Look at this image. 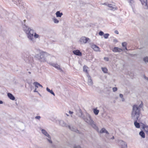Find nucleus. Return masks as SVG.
I'll list each match as a JSON object with an SVG mask.
<instances>
[{
  "label": "nucleus",
  "instance_id": "f257e3e1",
  "mask_svg": "<svg viewBox=\"0 0 148 148\" xmlns=\"http://www.w3.org/2000/svg\"><path fill=\"white\" fill-rule=\"evenodd\" d=\"M23 28L29 41L32 43H35L36 42V39L39 38V35L25 25H23Z\"/></svg>",
  "mask_w": 148,
  "mask_h": 148
},
{
  "label": "nucleus",
  "instance_id": "f03ea898",
  "mask_svg": "<svg viewBox=\"0 0 148 148\" xmlns=\"http://www.w3.org/2000/svg\"><path fill=\"white\" fill-rule=\"evenodd\" d=\"M143 106L142 102L139 105H134L132 107L131 113V118L133 120H140L141 116L140 110Z\"/></svg>",
  "mask_w": 148,
  "mask_h": 148
},
{
  "label": "nucleus",
  "instance_id": "7ed1b4c3",
  "mask_svg": "<svg viewBox=\"0 0 148 148\" xmlns=\"http://www.w3.org/2000/svg\"><path fill=\"white\" fill-rule=\"evenodd\" d=\"M36 57L41 62H46L50 60L51 56L45 52H41L36 55Z\"/></svg>",
  "mask_w": 148,
  "mask_h": 148
},
{
  "label": "nucleus",
  "instance_id": "20e7f679",
  "mask_svg": "<svg viewBox=\"0 0 148 148\" xmlns=\"http://www.w3.org/2000/svg\"><path fill=\"white\" fill-rule=\"evenodd\" d=\"M60 125L62 127H67L68 126L69 129L72 131L75 132H76L79 133V131L76 128H74L73 127H71L70 125H68L63 120H60Z\"/></svg>",
  "mask_w": 148,
  "mask_h": 148
},
{
  "label": "nucleus",
  "instance_id": "39448f33",
  "mask_svg": "<svg viewBox=\"0 0 148 148\" xmlns=\"http://www.w3.org/2000/svg\"><path fill=\"white\" fill-rule=\"evenodd\" d=\"M82 118L84 121L88 124H89L91 122H92L93 121L90 116L88 113H86V116H82Z\"/></svg>",
  "mask_w": 148,
  "mask_h": 148
},
{
  "label": "nucleus",
  "instance_id": "423d86ee",
  "mask_svg": "<svg viewBox=\"0 0 148 148\" xmlns=\"http://www.w3.org/2000/svg\"><path fill=\"white\" fill-rule=\"evenodd\" d=\"M118 144L121 148H127V145L126 143L122 140H118Z\"/></svg>",
  "mask_w": 148,
  "mask_h": 148
},
{
  "label": "nucleus",
  "instance_id": "0eeeda50",
  "mask_svg": "<svg viewBox=\"0 0 148 148\" xmlns=\"http://www.w3.org/2000/svg\"><path fill=\"white\" fill-rule=\"evenodd\" d=\"M90 40V39L85 36H82L81 38L79 40V42L81 44H85L87 43V42Z\"/></svg>",
  "mask_w": 148,
  "mask_h": 148
},
{
  "label": "nucleus",
  "instance_id": "6e6552de",
  "mask_svg": "<svg viewBox=\"0 0 148 148\" xmlns=\"http://www.w3.org/2000/svg\"><path fill=\"white\" fill-rule=\"evenodd\" d=\"M14 3L19 7L22 8L24 5V3L21 0H15Z\"/></svg>",
  "mask_w": 148,
  "mask_h": 148
},
{
  "label": "nucleus",
  "instance_id": "1a4fd4ad",
  "mask_svg": "<svg viewBox=\"0 0 148 148\" xmlns=\"http://www.w3.org/2000/svg\"><path fill=\"white\" fill-rule=\"evenodd\" d=\"M141 2L143 8L146 9H148V5L147 0H140Z\"/></svg>",
  "mask_w": 148,
  "mask_h": 148
},
{
  "label": "nucleus",
  "instance_id": "9d476101",
  "mask_svg": "<svg viewBox=\"0 0 148 148\" xmlns=\"http://www.w3.org/2000/svg\"><path fill=\"white\" fill-rule=\"evenodd\" d=\"M50 64L58 70L60 71H63L62 69L60 68V65H58V64L56 63H50Z\"/></svg>",
  "mask_w": 148,
  "mask_h": 148
},
{
  "label": "nucleus",
  "instance_id": "9b49d317",
  "mask_svg": "<svg viewBox=\"0 0 148 148\" xmlns=\"http://www.w3.org/2000/svg\"><path fill=\"white\" fill-rule=\"evenodd\" d=\"M87 77H88V84L89 86H92L93 85V82L91 79L90 76L88 73L87 74Z\"/></svg>",
  "mask_w": 148,
  "mask_h": 148
},
{
  "label": "nucleus",
  "instance_id": "f8f14e48",
  "mask_svg": "<svg viewBox=\"0 0 148 148\" xmlns=\"http://www.w3.org/2000/svg\"><path fill=\"white\" fill-rule=\"evenodd\" d=\"M143 128L147 135L148 136V125L143 124Z\"/></svg>",
  "mask_w": 148,
  "mask_h": 148
},
{
  "label": "nucleus",
  "instance_id": "ddd939ff",
  "mask_svg": "<svg viewBox=\"0 0 148 148\" xmlns=\"http://www.w3.org/2000/svg\"><path fill=\"white\" fill-rule=\"evenodd\" d=\"M123 49L118 47H114L112 51L114 52H120L123 51Z\"/></svg>",
  "mask_w": 148,
  "mask_h": 148
},
{
  "label": "nucleus",
  "instance_id": "4468645a",
  "mask_svg": "<svg viewBox=\"0 0 148 148\" xmlns=\"http://www.w3.org/2000/svg\"><path fill=\"white\" fill-rule=\"evenodd\" d=\"M42 133L45 136L49 138L50 139L51 137L47 131L44 129H42L41 130Z\"/></svg>",
  "mask_w": 148,
  "mask_h": 148
},
{
  "label": "nucleus",
  "instance_id": "2eb2a0df",
  "mask_svg": "<svg viewBox=\"0 0 148 148\" xmlns=\"http://www.w3.org/2000/svg\"><path fill=\"white\" fill-rule=\"evenodd\" d=\"M108 5L109 7L111 8L110 9L111 10L114 11L117 10V8L115 5L110 4H108Z\"/></svg>",
  "mask_w": 148,
  "mask_h": 148
},
{
  "label": "nucleus",
  "instance_id": "dca6fc26",
  "mask_svg": "<svg viewBox=\"0 0 148 148\" xmlns=\"http://www.w3.org/2000/svg\"><path fill=\"white\" fill-rule=\"evenodd\" d=\"M91 47L94 51H100L99 48L98 47L95 45H91Z\"/></svg>",
  "mask_w": 148,
  "mask_h": 148
},
{
  "label": "nucleus",
  "instance_id": "f3484780",
  "mask_svg": "<svg viewBox=\"0 0 148 148\" xmlns=\"http://www.w3.org/2000/svg\"><path fill=\"white\" fill-rule=\"evenodd\" d=\"M76 115L79 117L82 118V116H84L82 115V112L80 109H79L77 112Z\"/></svg>",
  "mask_w": 148,
  "mask_h": 148
},
{
  "label": "nucleus",
  "instance_id": "a211bd4d",
  "mask_svg": "<svg viewBox=\"0 0 148 148\" xmlns=\"http://www.w3.org/2000/svg\"><path fill=\"white\" fill-rule=\"evenodd\" d=\"M134 122V125L135 127L137 128H139L140 127V125L139 123H138V122H139L140 120H133Z\"/></svg>",
  "mask_w": 148,
  "mask_h": 148
},
{
  "label": "nucleus",
  "instance_id": "6ab92c4d",
  "mask_svg": "<svg viewBox=\"0 0 148 148\" xmlns=\"http://www.w3.org/2000/svg\"><path fill=\"white\" fill-rule=\"evenodd\" d=\"M73 52L74 54L77 56H81L82 55V53L78 50H74L73 51Z\"/></svg>",
  "mask_w": 148,
  "mask_h": 148
},
{
  "label": "nucleus",
  "instance_id": "aec40b11",
  "mask_svg": "<svg viewBox=\"0 0 148 148\" xmlns=\"http://www.w3.org/2000/svg\"><path fill=\"white\" fill-rule=\"evenodd\" d=\"M93 128L96 130L98 129V127L97 126L96 124L93 121H92V122H91L89 124Z\"/></svg>",
  "mask_w": 148,
  "mask_h": 148
},
{
  "label": "nucleus",
  "instance_id": "412c9836",
  "mask_svg": "<svg viewBox=\"0 0 148 148\" xmlns=\"http://www.w3.org/2000/svg\"><path fill=\"white\" fill-rule=\"evenodd\" d=\"M8 97L11 100H14L15 99L14 96L10 93H8L7 95Z\"/></svg>",
  "mask_w": 148,
  "mask_h": 148
},
{
  "label": "nucleus",
  "instance_id": "4be33fe9",
  "mask_svg": "<svg viewBox=\"0 0 148 148\" xmlns=\"http://www.w3.org/2000/svg\"><path fill=\"white\" fill-rule=\"evenodd\" d=\"M56 14L57 17H61L63 15V14L62 12H60L59 11H58L56 12Z\"/></svg>",
  "mask_w": 148,
  "mask_h": 148
},
{
  "label": "nucleus",
  "instance_id": "5701e85b",
  "mask_svg": "<svg viewBox=\"0 0 148 148\" xmlns=\"http://www.w3.org/2000/svg\"><path fill=\"white\" fill-rule=\"evenodd\" d=\"M100 133H106L107 134H109L108 132L104 128H102L100 131Z\"/></svg>",
  "mask_w": 148,
  "mask_h": 148
},
{
  "label": "nucleus",
  "instance_id": "b1692460",
  "mask_svg": "<svg viewBox=\"0 0 148 148\" xmlns=\"http://www.w3.org/2000/svg\"><path fill=\"white\" fill-rule=\"evenodd\" d=\"M46 90L48 92H49L50 93H51V94L53 95V96H55V94L52 90H51L48 87H47L46 88Z\"/></svg>",
  "mask_w": 148,
  "mask_h": 148
},
{
  "label": "nucleus",
  "instance_id": "393cba45",
  "mask_svg": "<svg viewBox=\"0 0 148 148\" xmlns=\"http://www.w3.org/2000/svg\"><path fill=\"white\" fill-rule=\"evenodd\" d=\"M139 134L142 138H145V134L142 131L139 132Z\"/></svg>",
  "mask_w": 148,
  "mask_h": 148
},
{
  "label": "nucleus",
  "instance_id": "a878e982",
  "mask_svg": "<svg viewBox=\"0 0 148 148\" xmlns=\"http://www.w3.org/2000/svg\"><path fill=\"white\" fill-rule=\"evenodd\" d=\"M122 46L125 47V49L126 50H127V44L125 42H123L122 43Z\"/></svg>",
  "mask_w": 148,
  "mask_h": 148
},
{
  "label": "nucleus",
  "instance_id": "bb28decb",
  "mask_svg": "<svg viewBox=\"0 0 148 148\" xmlns=\"http://www.w3.org/2000/svg\"><path fill=\"white\" fill-rule=\"evenodd\" d=\"M93 112L95 115H97L98 114L99 112V110L95 108L94 109H93Z\"/></svg>",
  "mask_w": 148,
  "mask_h": 148
},
{
  "label": "nucleus",
  "instance_id": "cd10ccee",
  "mask_svg": "<svg viewBox=\"0 0 148 148\" xmlns=\"http://www.w3.org/2000/svg\"><path fill=\"white\" fill-rule=\"evenodd\" d=\"M101 69L103 72L105 73H107L108 69L106 67H102Z\"/></svg>",
  "mask_w": 148,
  "mask_h": 148
},
{
  "label": "nucleus",
  "instance_id": "c85d7f7f",
  "mask_svg": "<svg viewBox=\"0 0 148 148\" xmlns=\"http://www.w3.org/2000/svg\"><path fill=\"white\" fill-rule=\"evenodd\" d=\"M88 67L86 66H84L83 67V71L87 73V74L88 73V72L87 71Z\"/></svg>",
  "mask_w": 148,
  "mask_h": 148
},
{
  "label": "nucleus",
  "instance_id": "c756f323",
  "mask_svg": "<svg viewBox=\"0 0 148 148\" xmlns=\"http://www.w3.org/2000/svg\"><path fill=\"white\" fill-rule=\"evenodd\" d=\"M128 1L131 6L134 5V1L133 0H128Z\"/></svg>",
  "mask_w": 148,
  "mask_h": 148
},
{
  "label": "nucleus",
  "instance_id": "7c9ffc66",
  "mask_svg": "<svg viewBox=\"0 0 148 148\" xmlns=\"http://www.w3.org/2000/svg\"><path fill=\"white\" fill-rule=\"evenodd\" d=\"M53 20L54 22L55 23H59V21L55 17L53 18Z\"/></svg>",
  "mask_w": 148,
  "mask_h": 148
},
{
  "label": "nucleus",
  "instance_id": "2f4dec72",
  "mask_svg": "<svg viewBox=\"0 0 148 148\" xmlns=\"http://www.w3.org/2000/svg\"><path fill=\"white\" fill-rule=\"evenodd\" d=\"M143 61L146 63L148 62V57H146L144 58Z\"/></svg>",
  "mask_w": 148,
  "mask_h": 148
},
{
  "label": "nucleus",
  "instance_id": "473e14b6",
  "mask_svg": "<svg viewBox=\"0 0 148 148\" xmlns=\"http://www.w3.org/2000/svg\"><path fill=\"white\" fill-rule=\"evenodd\" d=\"M119 97L121 98L122 101H125V99L123 97V94H119Z\"/></svg>",
  "mask_w": 148,
  "mask_h": 148
},
{
  "label": "nucleus",
  "instance_id": "72a5a7b5",
  "mask_svg": "<svg viewBox=\"0 0 148 148\" xmlns=\"http://www.w3.org/2000/svg\"><path fill=\"white\" fill-rule=\"evenodd\" d=\"M109 34H104V37L106 39H107L108 38Z\"/></svg>",
  "mask_w": 148,
  "mask_h": 148
},
{
  "label": "nucleus",
  "instance_id": "f704fd0d",
  "mask_svg": "<svg viewBox=\"0 0 148 148\" xmlns=\"http://www.w3.org/2000/svg\"><path fill=\"white\" fill-rule=\"evenodd\" d=\"M36 83H39L38 82H35L33 84L34 85L35 87H36V88H38V86H39L38 85L36 84Z\"/></svg>",
  "mask_w": 148,
  "mask_h": 148
},
{
  "label": "nucleus",
  "instance_id": "c9c22d12",
  "mask_svg": "<svg viewBox=\"0 0 148 148\" xmlns=\"http://www.w3.org/2000/svg\"><path fill=\"white\" fill-rule=\"evenodd\" d=\"M99 34L100 36H101L103 35L104 34V33L103 32L100 31L99 32Z\"/></svg>",
  "mask_w": 148,
  "mask_h": 148
},
{
  "label": "nucleus",
  "instance_id": "e433bc0d",
  "mask_svg": "<svg viewBox=\"0 0 148 148\" xmlns=\"http://www.w3.org/2000/svg\"><path fill=\"white\" fill-rule=\"evenodd\" d=\"M117 90V88L116 87H114L112 88L113 91L114 92L116 91Z\"/></svg>",
  "mask_w": 148,
  "mask_h": 148
},
{
  "label": "nucleus",
  "instance_id": "4c0bfd02",
  "mask_svg": "<svg viewBox=\"0 0 148 148\" xmlns=\"http://www.w3.org/2000/svg\"><path fill=\"white\" fill-rule=\"evenodd\" d=\"M47 139L49 143H52V141L51 140V138H50V139L48 138H47Z\"/></svg>",
  "mask_w": 148,
  "mask_h": 148
},
{
  "label": "nucleus",
  "instance_id": "58836bf2",
  "mask_svg": "<svg viewBox=\"0 0 148 148\" xmlns=\"http://www.w3.org/2000/svg\"><path fill=\"white\" fill-rule=\"evenodd\" d=\"M74 148H81V147L79 145H75L74 147Z\"/></svg>",
  "mask_w": 148,
  "mask_h": 148
},
{
  "label": "nucleus",
  "instance_id": "ea45409f",
  "mask_svg": "<svg viewBox=\"0 0 148 148\" xmlns=\"http://www.w3.org/2000/svg\"><path fill=\"white\" fill-rule=\"evenodd\" d=\"M35 118L36 119H39L40 118V116H37L35 117Z\"/></svg>",
  "mask_w": 148,
  "mask_h": 148
},
{
  "label": "nucleus",
  "instance_id": "a19ab883",
  "mask_svg": "<svg viewBox=\"0 0 148 148\" xmlns=\"http://www.w3.org/2000/svg\"><path fill=\"white\" fill-rule=\"evenodd\" d=\"M104 59L106 61H108L109 60V59L107 57H105L104 58Z\"/></svg>",
  "mask_w": 148,
  "mask_h": 148
},
{
  "label": "nucleus",
  "instance_id": "79ce46f5",
  "mask_svg": "<svg viewBox=\"0 0 148 148\" xmlns=\"http://www.w3.org/2000/svg\"><path fill=\"white\" fill-rule=\"evenodd\" d=\"M113 42H118L117 40L116 39H114L113 40Z\"/></svg>",
  "mask_w": 148,
  "mask_h": 148
},
{
  "label": "nucleus",
  "instance_id": "37998d69",
  "mask_svg": "<svg viewBox=\"0 0 148 148\" xmlns=\"http://www.w3.org/2000/svg\"><path fill=\"white\" fill-rule=\"evenodd\" d=\"M36 84H37L41 88H42V87H43L42 86L41 84H40L39 83H36Z\"/></svg>",
  "mask_w": 148,
  "mask_h": 148
},
{
  "label": "nucleus",
  "instance_id": "c03bdc74",
  "mask_svg": "<svg viewBox=\"0 0 148 148\" xmlns=\"http://www.w3.org/2000/svg\"><path fill=\"white\" fill-rule=\"evenodd\" d=\"M114 33L116 34H119V32L117 30H115V31H114Z\"/></svg>",
  "mask_w": 148,
  "mask_h": 148
},
{
  "label": "nucleus",
  "instance_id": "a18cd8bd",
  "mask_svg": "<svg viewBox=\"0 0 148 148\" xmlns=\"http://www.w3.org/2000/svg\"><path fill=\"white\" fill-rule=\"evenodd\" d=\"M69 114H73V112H72V111H69Z\"/></svg>",
  "mask_w": 148,
  "mask_h": 148
},
{
  "label": "nucleus",
  "instance_id": "49530a36",
  "mask_svg": "<svg viewBox=\"0 0 148 148\" xmlns=\"http://www.w3.org/2000/svg\"><path fill=\"white\" fill-rule=\"evenodd\" d=\"M144 77L146 79L148 80V77H146L145 76H144Z\"/></svg>",
  "mask_w": 148,
  "mask_h": 148
},
{
  "label": "nucleus",
  "instance_id": "de8ad7c7",
  "mask_svg": "<svg viewBox=\"0 0 148 148\" xmlns=\"http://www.w3.org/2000/svg\"><path fill=\"white\" fill-rule=\"evenodd\" d=\"M114 139V137L113 136H112V138H110V139H112V140Z\"/></svg>",
  "mask_w": 148,
  "mask_h": 148
},
{
  "label": "nucleus",
  "instance_id": "09e8293b",
  "mask_svg": "<svg viewBox=\"0 0 148 148\" xmlns=\"http://www.w3.org/2000/svg\"><path fill=\"white\" fill-rule=\"evenodd\" d=\"M34 92H37L38 91L36 90V89L34 91Z\"/></svg>",
  "mask_w": 148,
  "mask_h": 148
},
{
  "label": "nucleus",
  "instance_id": "8fccbe9b",
  "mask_svg": "<svg viewBox=\"0 0 148 148\" xmlns=\"http://www.w3.org/2000/svg\"><path fill=\"white\" fill-rule=\"evenodd\" d=\"M3 103V102L2 101H0V104H2Z\"/></svg>",
  "mask_w": 148,
  "mask_h": 148
},
{
  "label": "nucleus",
  "instance_id": "3c124183",
  "mask_svg": "<svg viewBox=\"0 0 148 148\" xmlns=\"http://www.w3.org/2000/svg\"><path fill=\"white\" fill-rule=\"evenodd\" d=\"M28 73L29 74H31V72L30 71H29L28 72Z\"/></svg>",
  "mask_w": 148,
  "mask_h": 148
},
{
  "label": "nucleus",
  "instance_id": "603ef678",
  "mask_svg": "<svg viewBox=\"0 0 148 148\" xmlns=\"http://www.w3.org/2000/svg\"><path fill=\"white\" fill-rule=\"evenodd\" d=\"M104 5H107V4H106V3H104Z\"/></svg>",
  "mask_w": 148,
  "mask_h": 148
},
{
  "label": "nucleus",
  "instance_id": "864d4df0",
  "mask_svg": "<svg viewBox=\"0 0 148 148\" xmlns=\"http://www.w3.org/2000/svg\"><path fill=\"white\" fill-rule=\"evenodd\" d=\"M66 115H67V116H69V115L67 114H66Z\"/></svg>",
  "mask_w": 148,
  "mask_h": 148
},
{
  "label": "nucleus",
  "instance_id": "5fc2aeb1",
  "mask_svg": "<svg viewBox=\"0 0 148 148\" xmlns=\"http://www.w3.org/2000/svg\"><path fill=\"white\" fill-rule=\"evenodd\" d=\"M25 20H24V21L25 22Z\"/></svg>",
  "mask_w": 148,
  "mask_h": 148
}]
</instances>
